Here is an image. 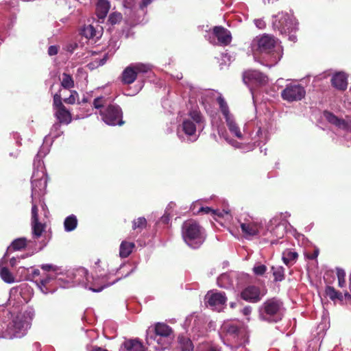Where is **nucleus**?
<instances>
[{
	"mask_svg": "<svg viewBox=\"0 0 351 351\" xmlns=\"http://www.w3.org/2000/svg\"><path fill=\"white\" fill-rule=\"evenodd\" d=\"M10 264L12 267H14L16 265V259L13 257L10 260Z\"/></svg>",
	"mask_w": 351,
	"mask_h": 351,
	"instance_id": "13d9d810",
	"label": "nucleus"
},
{
	"mask_svg": "<svg viewBox=\"0 0 351 351\" xmlns=\"http://www.w3.org/2000/svg\"><path fill=\"white\" fill-rule=\"evenodd\" d=\"M241 297L243 300L249 302H256L261 298V291L258 287L250 285L245 288L241 293Z\"/></svg>",
	"mask_w": 351,
	"mask_h": 351,
	"instance_id": "f3484780",
	"label": "nucleus"
},
{
	"mask_svg": "<svg viewBox=\"0 0 351 351\" xmlns=\"http://www.w3.org/2000/svg\"><path fill=\"white\" fill-rule=\"evenodd\" d=\"M331 82L337 89L345 90L348 86L347 76L343 72L337 73L332 76Z\"/></svg>",
	"mask_w": 351,
	"mask_h": 351,
	"instance_id": "5701e85b",
	"label": "nucleus"
},
{
	"mask_svg": "<svg viewBox=\"0 0 351 351\" xmlns=\"http://www.w3.org/2000/svg\"><path fill=\"white\" fill-rule=\"evenodd\" d=\"M106 104V99L104 97H98L93 101V106L96 109H100Z\"/></svg>",
	"mask_w": 351,
	"mask_h": 351,
	"instance_id": "37998d69",
	"label": "nucleus"
},
{
	"mask_svg": "<svg viewBox=\"0 0 351 351\" xmlns=\"http://www.w3.org/2000/svg\"><path fill=\"white\" fill-rule=\"evenodd\" d=\"M273 276L276 281H282L285 278V270L281 266L272 267Z\"/></svg>",
	"mask_w": 351,
	"mask_h": 351,
	"instance_id": "4c0bfd02",
	"label": "nucleus"
},
{
	"mask_svg": "<svg viewBox=\"0 0 351 351\" xmlns=\"http://www.w3.org/2000/svg\"><path fill=\"white\" fill-rule=\"evenodd\" d=\"M243 313L244 315H247L250 313V308H243Z\"/></svg>",
	"mask_w": 351,
	"mask_h": 351,
	"instance_id": "680f3d73",
	"label": "nucleus"
},
{
	"mask_svg": "<svg viewBox=\"0 0 351 351\" xmlns=\"http://www.w3.org/2000/svg\"><path fill=\"white\" fill-rule=\"evenodd\" d=\"M91 351H108V350L106 349L99 348V347H96V348H94Z\"/></svg>",
	"mask_w": 351,
	"mask_h": 351,
	"instance_id": "bf43d9fd",
	"label": "nucleus"
},
{
	"mask_svg": "<svg viewBox=\"0 0 351 351\" xmlns=\"http://www.w3.org/2000/svg\"><path fill=\"white\" fill-rule=\"evenodd\" d=\"M326 294L330 300L334 301H342L343 299V296L341 293L336 291L334 287L328 286L325 290Z\"/></svg>",
	"mask_w": 351,
	"mask_h": 351,
	"instance_id": "72a5a7b5",
	"label": "nucleus"
},
{
	"mask_svg": "<svg viewBox=\"0 0 351 351\" xmlns=\"http://www.w3.org/2000/svg\"><path fill=\"white\" fill-rule=\"evenodd\" d=\"M204 300L211 306H223L226 305L228 298L224 292L211 290L206 294Z\"/></svg>",
	"mask_w": 351,
	"mask_h": 351,
	"instance_id": "ddd939ff",
	"label": "nucleus"
},
{
	"mask_svg": "<svg viewBox=\"0 0 351 351\" xmlns=\"http://www.w3.org/2000/svg\"><path fill=\"white\" fill-rule=\"evenodd\" d=\"M147 224V220L145 217H138L136 220L133 221L132 228L134 230L138 229L141 231L145 228Z\"/></svg>",
	"mask_w": 351,
	"mask_h": 351,
	"instance_id": "ea45409f",
	"label": "nucleus"
},
{
	"mask_svg": "<svg viewBox=\"0 0 351 351\" xmlns=\"http://www.w3.org/2000/svg\"><path fill=\"white\" fill-rule=\"evenodd\" d=\"M213 34L217 38L219 43L221 45H228L232 40L230 31L221 26L215 27Z\"/></svg>",
	"mask_w": 351,
	"mask_h": 351,
	"instance_id": "6ab92c4d",
	"label": "nucleus"
},
{
	"mask_svg": "<svg viewBox=\"0 0 351 351\" xmlns=\"http://www.w3.org/2000/svg\"><path fill=\"white\" fill-rule=\"evenodd\" d=\"M77 225V217L74 215H69L67 217L64 221V230L66 232H71L74 230Z\"/></svg>",
	"mask_w": 351,
	"mask_h": 351,
	"instance_id": "7c9ffc66",
	"label": "nucleus"
},
{
	"mask_svg": "<svg viewBox=\"0 0 351 351\" xmlns=\"http://www.w3.org/2000/svg\"><path fill=\"white\" fill-rule=\"evenodd\" d=\"M233 306H234V304H233V303H232V304H230V307H233Z\"/></svg>",
	"mask_w": 351,
	"mask_h": 351,
	"instance_id": "774afa93",
	"label": "nucleus"
},
{
	"mask_svg": "<svg viewBox=\"0 0 351 351\" xmlns=\"http://www.w3.org/2000/svg\"><path fill=\"white\" fill-rule=\"evenodd\" d=\"M298 254L295 252H291L289 250H287L282 253V261L284 263L287 265H292L295 262L298 258Z\"/></svg>",
	"mask_w": 351,
	"mask_h": 351,
	"instance_id": "2f4dec72",
	"label": "nucleus"
},
{
	"mask_svg": "<svg viewBox=\"0 0 351 351\" xmlns=\"http://www.w3.org/2000/svg\"><path fill=\"white\" fill-rule=\"evenodd\" d=\"M110 9L108 1L106 0H99L96 5V14L99 19H104Z\"/></svg>",
	"mask_w": 351,
	"mask_h": 351,
	"instance_id": "bb28decb",
	"label": "nucleus"
},
{
	"mask_svg": "<svg viewBox=\"0 0 351 351\" xmlns=\"http://www.w3.org/2000/svg\"><path fill=\"white\" fill-rule=\"evenodd\" d=\"M273 27L282 35L287 36L290 41L295 43L296 36L292 32L297 29L295 19L287 13L280 12L274 16Z\"/></svg>",
	"mask_w": 351,
	"mask_h": 351,
	"instance_id": "423d86ee",
	"label": "nucleus"
},
{
	"mask_svg": "<svg viewBox=\"0 0 351 351\" xmlns=\"http://www.w3.org/2000/svg\"><path fill=\"white\" fill-rule=\"evenodd\" d=\"M53 278V276L47 275L45 278L35 280V282L36 283L40 290L43 293L47 294L48 293H52L55 290L53 287H51V282Z\"/></svg>",
	"mask_w": 351,
	"mask_h": 351,
	"instance_id": "4be33fe9",
	"label": "nucleus"
},
{
	"mask_svg": "<svg viewBox=\"0 0 351 351\" xmlns=\"http://www.w3.org/2000/svg\"><path fill=\"white\" fill-rule=\"evenodd\" d=\"M279 308H261L260 315L262 318L269 322H277L281 319V315L278 312Z\"/></svg>",
	"mask_w": 351,
	"mask_h": 351,
	"instance_id": "aec40b11",
	"label": "nucleus"
},
{
	"mask_svg": "<svg viewBox=\"0 0 351 351\" xmlns=\"http://www.w3.org/2000/svg\"><path fill=\"white\" fill-rule=\"evenodd\" d=\"M268 230H270L271 234L278 238H282L285 234V228L283 224H280L278 219L273 218L268 226Z\"/></svg>",
	"mask_w": 351,
	"mask_h": 351,
	"instance_id": "412c9836",
	"label": "nucleus"
},
{
	"mask_svg": "<svg viewBox=\"0 0 351 351\" xmlns=\"http://www.w3.org/2000/svg\"><path fill=\"white\" fill-rule=\"evenodd\" d=\"M154 0H142L141 3V8L143 9L146 8L148 5H149Z\"/></svg>",
	"mask_w": 351,
	"mask_h": 351,
	"instance_id": "5fc2aeb1",
	"label": "nucleus"
},
{
	"mask_svg": "<svg viewBox=\"0 0 351 351\" xmlns=\"http://www.w3.org/2000/svg\"><path fill=\"white\" fill-rule=\"evenodd\" d=\"M178 342L182 351L193 350V345L189 338L180 335L178 337Z\"/></svg>",
	"mask_w": 351,
	"mask_h": 351,
	"instance_id": "473e14b6",
	"label": "nucleus"
},
{
	"mask_svg": "<svg viewBox=\"0 0 351 351\" xmlns=\"http://www.w3.org/2000/svg\"><path fill=\"white\" fill-rule=\"evenodd\" d=\"M27 245V240L25 238H19L12 241L10 247H8L6 253L5 254L3 258L8 256V252L13 250H20L24 248Z\"/></svg>",
	"mask_w": 351,
	"mask_h": 351,
	"instance_id": "c756f323",
	"label": "nucleus"
},
{
	"mask_svg": "<svg viewBox=\"0 0 351 351\" xmlns=\"http://www.w3.org/2000/svg\"><path fill=\"white\" fill-rule=\"evenodd\" d=\"M206 351H220L218 348L215 347H210L206 350Z\"/></svg>",
	"mask_w": 351,
	"mask_h": 351,
	"instance_id": "052dcab7",
	"label": "nucleus"
},
{
	"mask_svg": "<svg viewBox=\"0 0 351 351\" xmlns=\"http://www.w3.org/2000/svg\"><path fill=\"white\" fill-rule=\"evenodd\" d=\"M344 298H348V299H350V298H351L350 295V294H348V293L345 294Z\"/></svg>",
	"mask_w": 351,
	"mask_h": 351,
	"instance_id": "0e129e2a",
	"label": "nucleus"
},
{
	"mask_svg": "<svg viewBox=\"0 0 351 351\" xmlns=\"http://www.w3.org/2000/svg\"><path fill=\"white\" fill-rule=\"evenodd\" d=\"M217 100L220 106L221 111L223 115L224 116V118L226 119L228 117L232 116V114L229 112L228 106L224 99L221 97H219Z\"/></svg>",
	"mask_w": 351,
	"mask_h": 351,
	"instance_id": "58836bf2",
	"label": "nucleus"
},
{
	"mask_svg": "<svg viewBox=\"0 0 351 351\" xmlns=\"http://www.w3.org/2000/svg\"><path fill=\"white\" fill-rule=\"evenodd\" d=\"M41 268L45 271H57L58 267L55 265H53L51 264H44L41 265Z\"/></svg>",
	"mask_w": 351,
	"mask_h": 351,
	"instance_id": "09e8293b",
	"label": "nucleus"
},
{
	"mask_svg": "<svg viewBox=\"0 0 351 351\" xmlns=\"http://www.w3.org/2000/svg\"><path fill=\"white\" fill-rule=\"evenodd\" d=\"M152 66L148 64L133 63L128 66L122 73V82L125 84H132L138 74L147 73L151 71Z\"/></svg>",
	"mask_w": 351,
	"mask_h": 351,
	"instance_id": "1a4fd4ad",
	"label": "nucleus"
},
{
	"mask_svg": "<svg viewBox=\"0 0 351 351\" xmlns=\"http://www.w3.org/2000/svg\"><path fill=\"white\" fill-rule=\"evenodd\" d=\"M318 254H319V250L317 249H316L314 250L313 253H312L311 254H308L307 257L309 259L313 260L317 257Z\"/></svg>",
	"mask_w": 351,
	"mask_h": 351,
	"instance_id": "864d4df0",
	"label": "nucleus"
},
{
	"mask_svg": "<svg viewBox=\"0 0 351 351\" xmlns=\"http://www.w3.org/2000/svg\"><path fill=\"white\" fill-rule=\"evenodd\" d=\"M124 348L128 351H144L143 346L138 339H128L123 343Z\"/></svg>",
	"mask_w": 351,
	"mask_h": 351,
	"instance_id": "cd10ccee",
	"label": "nucleus"
},
{
	"mask_svg": "<svg viewBox=\"0 0 351 351\" xmlns=\"http://www.w3.org/2000/svg\"><path fill=\"white\" fill-rule=\"evenodd\" d=\"M240 226L243 233L246 237L257 235L261 226L258 221H255L252 218L245 219L244 222L241 223Z\"/></svg>",
	"mask_w": 351,
	"mask_h": 351,
	"instance_id": "a211bd4d",
	"label": "nucleus"
},
{
	"mask_svg": "<svg viewBox=\"0 0 351 351\" xmlns=\"http://www.w3.org/2000/svg\"><path fill=\"white\" fill-rule=\"evenodd\" d=\"M218 133L220 136H223L227 141L231 143V141L229 140V138L227 137L226 135L223 134V132H222L221 130H219Z\"/></svg>",
	"mask_w": 351,
	"mask_h": 351,
	"instance_id": "4d7b16f0",
	"label": "nucleus"
},
{
	"mask_svg": "<svg viewBox=\"0 0 351 351\" xmlns=\"http://www.w3.org/2000/svg\"><path fill=\"white\" fill-rule=\"evenodd\" d=\"M223 330L226 335L234 339L237 346H241L248 341L247 332L244 327L234 324H225Z\"/></svg>",
	"mask_w": 351,
	"mask_h": 351,
	"instance_id": "9b49d317",
	"label": "nucleus"
},
{
	"mask_svg": "<svg viewBox=\"0 0 351 351\" xmlns=\"http://www.w3.org/2000/svg\"><path fill=\"white\" fill-rule=\"evenodd\" d=\"M59 126L58 124H54L53 127L58 128Z\"/></svg>",
	"mask_w": 351,
	"mask_h": 351,
	"instance_id": "338daca9",
	"label": "nucleus"
},
{
	"mask_svg": "<svg viewBox=\"0 0 351 351\" xmlns=\"http://www.w3.org/2000/svg\"><path fill=\"white\" fill-rule=\"evenodd\" d=\"M55 116L61 123L69 124L71 121V114L64 106L57 109Z\"/></svg>",
	"mask_w": 351,
	"mask_h": 351,
	"instance_id": "a878e982",
	"label": "nucleus"
},
{
	"mask_svg": "<svg viewBox=\"0 0 351 351\" xmlns=\"http://www.w3.org/2000/svg\"><path fill=\"white\" fill-rule=\"evenodd\" d=\"M40 275V270L38 269H34L32 276L33 278L37 277Z\"/></svg>",
	"mask_w": 351,
	"mask_h": 351,
	"instance_id": "6e6d98bb",
	"label": "nucleus"
},
{
	"mask_svg": "<svg viewBox=\"0 0 351 351\" xmlns=\"http://www.w3.org/2000/svg\"><path fill=\"white\" fill-rule=\"evenodd\" d=\"M204 120L201 113L196 110L189 112V118L184 119L182 124L183 132L189 136L194 137L196 139V131L197 128L203 129Z\"/></svg>",
	"mask_w": 351,
	"mask_h": 351,
	"instance_id": "0eeeda50",
	"label": "nucleus"
},
{
	"mask_svg": "<svg viewBox=\"0 0 351 351\" xmlns=\"http://www.w3.org/2000/svg\"><path fill=\"white\" fill-rule=\"evenodd\" d=\"M324 117L330 123L334 125L338 128L348 132H351V120L339 119L334 114L328 111H325L324 112Z\"/></svg>",
	"mask_w": 351,
	"mask_h": 351,
	"instance_id": "dca6fc26",
	"label": "nucleus"
},
{
	"mask_svg": "<svg viewBox=\"0 0 351 351\" xmlns=\"http://www.w3.org/2000/svg\"><path fill=\"white\" fill-rule=\"evenodd\" d=\"M46 226L45 223H40L38 217L37 206L32 203V230L33 238L38 239L41 237Z\"/></svg>",
	"mask_w": 351,
	"mask_h": 351,
	"instance_id": "2eb2a0df",
	"label": "nucleus"
},
{
	"mask_svg": "<svg viewBox=\"0 0 351 351\" xmlns=\"http://www.w3.org/2000/svg\"><path fill=\"white\" fill-rule=\"evenodd\" d=\"M77 47V45L75 44L74 46H71V49H69V50L71 51V52H73L75 49V48Z\"/></svg>",
	"mask_w": 351,
	"mask_h": 351,
	"instance_id": "e2e57ef3",
	"label": "nucleus"
},
{
	"mask_svg": "<svg viewBox=\"0 0 351 351\" xmlns=\"http://www.w3.org/2000/svg\"><path fill=\"white\" fill-rule=\"evenodd\" d=\"M199 213H204L206 214H211L212 215H217L219 217H223L224 214L227 215L228 213V211L223 210L222 211H220L219 210H213L210 208V207H201L198 212Z\"/></svg>",
	"mask_w": 351,
	"mask_h": 351,
	"instance_id": "e433bc0d",
	"label": "nucleus"
},
{
	"mask_svg": "<svg viewBox=\"0 0 351 351\" xmlns=\"http://www.w3.org/2000/svg\"><path fill=\"white\" fill-rule=\"evenodd\" d=\"M110 276L109 274L93 278V282L89 284L88 271L83 267L78 268L75 271L70 272L68 275V277L72 280L73 285H82L93 292H99L118 281V279H117L109 282Z\"/></svg>",
	"mask_w": 351,
	"mask_h": 351,
	"instance_id": "f03ea898",
	"label": "nucleus"
},
{
	"mask_svg": "<svg viewBox=\"0 0 351 351\" xmlns=\"http://www.w3.org/2000/svg\"><path fill=\"white\" fill-rule=\"evenodd\" d=\"M217 285L221 287L228 289L232 285V280L228 274H223L217 278Z\"/></svg>",
	"mask_w": 351,
	"mask_h": 351,
	"instance_id": "f704fd0d",
	"label": "nucleus"
},
{
	"mask_svg": "<svg viewBox=\"0 0 351 351\" xmlns=\"http://www.w3.org/2000/svg\"><path fill=\"white\" fill-rule=\"evenodd\" d=\"M174 337V331L171 326L164 322H156L147 331V341L152 339L165 349L170 346Z\"/></svg>",
	"mask_w": 351,
	"mask_h": 351,
	"instance_id": "39448f33",
	"label": "nucleus"
},
{
	"mask_svg": "<svg viewBox=\"0 0 351 351\" xmlns=\"http://www.w3.org/2000/svg\"><path fill=\"white\" fill-rule=\"evenodd\" d=\"M337 275L338 278V283L340 287H343L346 283L345 276L346 273L343 269L338 268L337 269Z\"/></svg>",
	"mask_w": 351,
	"mask_h": 351,
	"instance_id": "a19ab883",
	"label": "nucleus"
},
{
	"mask_svg": "<svg viewBox=\"0 0 351 351\" xmlns=\"http://www.w3.org/2000/svg\"><path fill=\"white\" fill-rule=\"evenodd\" d=\"M60 80H61V86L64 88L69 89L74 86V82H73L72 77L66 73H64L62 75Z\"/></svg>",
	"mask_w": 351,
	"mask_h": 351,
	"instance_id": "c9c22d12",
	"label": "nucleus"
},
{
	"mask_svg": "<svg viewBox=\"0 0 351 351\" xmlns=\"http://www.w3.org/2000/svg\"><path fill=\"white\" fill-rule=\"evenodd\" d=\"M282 305V302L280 300H276L275 298H273V299L267 300L265 303V306L264 307H269V308H271V307H280Z\"/></svg>",
	"mask_w": 351,
	"mask_h": 351,
	"instance_id": "c03bdc74",
	"label": "nucleus"
},
{
	"mask_svg": "<svg viewBox=\"0 0 351 351\" xmlns=\"http://www.w3.org/2000/svg\"><path fill=\"white\" fill-rule=\"evenodd\" d=\"M108 58V54H105L103 58H101V59L97 58V59H95V62L97 64V66H102L106 63Z\"/></svg>",
	"mask_w": 351,
	"mask_h": 351,
	"instance_id": "603ef678",
	"label": "nucleus"
},
{
	"mask_svg": "<svg viewBox=\"0 0 351 351\" xmlns=\"http://www.w3.org/2000/svg\"><path fill=\"white\" fill-rule=\"evenodd\" d=\"M226 125L230 130V132L234 134L238 138L241 139L243 138V134L240 130L239 127L237 123L235 122L233 116L228 117L225 119Z\"/></svg>",
	"mask_w": 351,
	"mask_h": 351,
	"instance_id": "393cba45",
	"label": "nucleus"
},
{
	"mask_svg": "<svg viewBox=\"0 0 351 351\" xmlns=\"http://www.w3.org/2000/svg\"><path fill=\"white\" fill-rule=\"evenodd\" d=\"M75 95H77V93L76 91H72L71 95L64 99V102L69 104H73L75 102Z\"/></svg>",
	"mask_w": 351,
	"mask_h": 351,
	"instance_id": "de8ad7c7",
	"label": "nucleus"
},
{
	"mask_svg": "<svg viewBox=\"0 0 351 351\" xmlns=\"http://www.w3.org/2000/svg\"><path fill=\"white\" fill-rule=\"evenodd\" d=\"M88 99H87V98L84 97V98L82 99V102H83V103H86V102H88Z\"/></svg>",
	"mask_w": 351,
	"mask_h": 351,
	"instance_id": "69168bd1",
	"label": "nucleus"
},
{
	"mask_svg": "<svg viewBox=\"0 0 351 351\" xmlns=\"http://www.w3.org/2000/svg\"><path fill=\"white\" fill-rule=\"evenodd\" d=\"M276 40L274 36L264 34L256 36L251 43V49L253 52L254 59L258 53H265L269 56L270 66L275 65L281 58V55L274 49Z\"/></svg>",
	"mask_w": 351,
	"mask_h": 351,
	"instance_id": "7ed1b4c3",
	"label": "nucleus"
},
{
	"mask_svg": "<svg viewBox=\"0 0 351 351\" xmlns=\"http://www.w3.org/2000/svg\"><path fill=\"white\" fill-rule=\"evenodd\" d=\"M245 84L250 86V84L263 85L267 83V77L258 71H247L243 73V77Z\"/></svg>",
	"mask_w": 351,
	"mask_h": 351,
	"instance_id": "4468645a",
	"label": "nucleus"
},
{
	"mask_svg": "<svg viewBox=\"0 0 351 351\" xmlns=\"http://www.w3.org/2000/svg\"><path fill=\"white\" fill-rule=\"evenodd\" d=\"M38 169H34L32 176V197L40 195L47 187V175L40 161H38Z\"/></svg>",
	"mask_w": 351,
	"mask_h": 351,
	"instance_id": "6e6552de",
	"label": "nucleus"
},
{
	"mask_svg": "<svg viewBox=\"0 0 351 351\" xmlns=\"http://www.w3.org/2000/svg\"><path fill=\"white\" fill-rule=\"evenodd\" d=\"M8 313L11 315V322L6 329L2 332L1 337L7 339L21 338L26 335L30 328L32 317L27 311H23L20 308H12Z\"/></svg>",
	"mask_w": 351,
	"mask_h": 351,
	"instance_id": "f257e3e1",
	"label": "nucleus"
},
{
	"mask_svg": "<svg viewBox=\"0 0 351 351\" xmlns=\"http://www.w3.org/2000/svg\"><path fill=\"white\" fill-rule=\"evenodd\" d=\"M254 24L258 29H263L265 27V23L262 19H255Z\"/></svg>",
	"mask_w": 351,
	"mask_h": 351,
	"instance_id": "8fccbe9b",
	"label": "nucleus"
},
{
	"mask_svg": "<svg viewBox=\"0 0 351 351\" xmlns=\"http://www.w3.org/2000/svg\"><path fill=\"white\" fill-rule=\"evenodd\" d=\"M182 236L184 242L193 249L200 247L205 240L203 228L193 220L184 222L182 226Z\"/></svg>",
	"mask_w": 351,
	"mask_h": 351,
	"instance_id": "20e7f679",
	"label": "nucleus"
},
{
	"mask_svg": "<svg viewBox=\"0 0 351 351\" xmlns=\"http://www.w3.org/2000/svg\"><path fill=\"white\" fill-rule=\"evenodd\" d=\"M267 267L264 265H258L253 268L254 272L256 275H263L266 271Z\"/></svg>",
	"mask_w": 351,
	"mask_h": 351,
	"instance_id": "49530a36",
	"label": "nucleus"
},
{
	"mask_svg": "<svg viewBox=\"0 0 351 351\" xmlns=\"http://www.w3.org/2000/svg\"><path fill=\"white\" fill-rule=\"evenodd\" d=\"M306 95L305 88L300 84L289 83L281 92L283 100L288 102L298 101L304 98Z\"/></svg>",
	"mask_w": 351,
	"mask_h": 351,
	"instance_id": "9d476101",
	"label": "nucleus"
},
{
	"mask_svg": "<svg viewBox=\"0 0 351 351\" xmlns=\"http://www.w3.org/2000/svg\"><path fill=\"white\" fill-rule=\"evenodd\" d=\"M102 120L110 125H121L123 121L120 119L121 117V110L118 106L110 105L104 111H100Z\"/></svg>",
	"mask_w": 351,
	"mask_h": 351,
	"instance_id": "f8f14e48",
	"label": "nucleus"
},
{
	"mask_svg": "<svg viewBox=\"0 0 351 351\" xmlns=\"http://www.w3.org/2000/svg\"><path fill=\"white\" fill-rule=\"evenodd\" d=\"M53 106L56 110L64 106L62 103L61 95L58 93L55 94L53 96Z\"/></svg>",
	"mask_w": 351,
	"mask_h": 351,
	"instance_id": "a18cd8bd",
	"label": "nucleus"
},
{
	"mask_svg": "<svg viewBox=\"0 0 351 351\" xmlns=\"http://www.w3.org/2000/svg\"><path fill=\"white\" fill-rule=\"evenodd\" d=\"M58 52V49L55 45H51L48 49V53L49 56L56 55Z\"/></svg>",
	"mask_w": 351,
	"mask_h": 351,
	"instance_id": "3c124183",
	"label": "nucleus"
},
{
	"mask_svg": "<svg viewBox=\"0 0 351 351\" xmlns=\"http://www.w3.org/2000/svg\"><path fill=\"white\" fill-rule=\"evenodd\" d=\"M122 20V15L119 12H113L110 14L108 21L112 25L117 24Z\"/></svg>",
	"mask_w": 351,
	"mask_h": 351,
	"instance_id": "79ce46f5",
	"label": "nucleus"
},
{
	"mask_svg": "<svg viewBox=\"0 0 351 351\" xmlns=\"http://www.w3.org/2000/svg\"><path fill=\"white\" fill-rule=\"evenodd\" d=\"M81 34L88 39L97 40L101 36V31L96 29L92 25H85Z\"/></svg>",
	"mask_w": 351,
	"mask_h": 351,
	"instance_id": "b1692460",
	"label": "nucleus"
},
{
	"mask_svg": "<svg viewBox=\"0 0 351 351\" xmlns=\"http://www.w3.org/2000/svg\"><path fill=\"white\" fill-rule=\"evenodd\" d=\"M135 245L132 242L122 241L120 245L119 255L121 258L128 257L132 252Z\"/></svg>",
	"mask_w": 351,
	"mask_h": 351,
	"instance_id": "c85d7f7f",
	"label": "nucleus"
}]
</instances>
